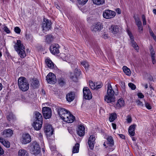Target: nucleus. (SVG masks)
Masks as SVG:
<instances>
[{"mask_svg": "<svg viewBox=\"0 0 156 156\" xmlns=\"http://www.w3.org/2000/svg\"><path fill=\"white\" fill-rule=\"evenodd\" d=\"M107 85L108 88L107 94L104 97V100L107 103L114 102L115 101V98L114 96V92L110 84L108 83Z\"/></svg>", "mask_w": 156, "mask_h": 156, "instance_id": "obj_1", "label": "nucleus"}, {"mask_svg": "<svg viewBox=\"0 0 156 156\" xmlns=\"http://www.w3.org/2000/svg\"><path fill=\"white\" fill-rule=\"evenodd\" d=\"M14 48L20 57L24 58L26 56V54L24 51L25 47L21 43L20 40H17L16 43L14 46Z\"/></svg>", "mask_w": 156, "mask_h": 156, "instance_id": "obj_2", "label": "nucleus"}, {"mask_svg": "<svg viewBox=\"0 0 156 156\" xmlns=\"http://www.w3.org/2000/svg\"><path fill=\"white\" fill-rule=\"evenodd\" d=\"M18 84L20 89L23 91H26L29 88V83L24 77H20L18 79Z\"/></svg>", "mask_w": 156, "mask_h": 156, "instance_id": "obj_3", "label": "nucleus"}, {"mask_svg": "<svg viewBox=\"0 0 156 156\" xmlns=\"http://www.w3.org/2000/svg\"><path fill=\"white\" fill-rule=\"evenodd\" d=\"M30 145V151L32 154L36 155L40 152V149L39 145L36 141L32 142Z\"/></svg>", "mask_w": 156, "mask_h": 156, "instance_id": "obj_4", "label": "nucleus"}, {"mask_svg": "<svg viewBox=\"0 0 156 156\" xmlns=\"http://www.w3.org/2000/svg\"><path fill=\"white\" fill-rule=\"evenodd\" d=\"M56 110L58 115L62 120L63 119H67V117L69 116L68 112L69 111L64 108L60 107L57 108Z\"/></svg>", "mask_w": 156, "mask_h": 156, "instance_id": "obj_5", "label": "nucleus"}, {"mask_svg": "<svg viewBox=\"0 0 156 156\" xmlns=\"http://www.w3.org/2000/svg\"><path fill=\"white\" fill-rule=\"evenodd\" d=\"M115 12L109 9L105 10L103 13V17L106 19L112 18L115 17Z\"/></svg>", "mask_w": 156, "mask_h": 156, "instance_id": "obj_6", "label": "nucleus"}, {"mask_svg": "<svg viewBox=\"0 0 156 156\" xmlns=\"http://www.w3.org/2000/svg\"><path fill=\"white\" fill-rule=\"evenodd\" d=\"M42 112L44 117L46 119H49L51 116V109L48 107L43 108Z\"/></svg>", "mask_w": 156, "mask_h": 156, "instance_id": "obj_7", "label": "nucleus"}, {"mask_svg": "<svg viewBox=\"0 0 156 156\" xmlns=\"http://www.w3.org/2000/svg\"><path fill=\"white\" fill-rule=\"evenodd\" d=\"M44 131L47 135L50 136L53 134L54 130L51 125L46 123L44 125Z\"/></svg>", "mask_w": 156, "mask_h": 156, "instance_id": "obj_8", "label": "nucleus"}, {"mask_svg": "<svg viewBox=\"0 0 156 156\" xmlns=\"http://www.w3.org/2000/svg\"><path fill=\"white\" fill-rule=\"evenodd\" d=\"M46 79L48 82L50 84H54L55 83L56 80V76L54 74L50 73L46 77Z\"/></svg>", "mask_w": 156, "mask_h": 156, "instance_id": "obj_9", "label": "nucleus"}, {"mask_svg": "<svg viewBox=\"0 0 156 156\" xmlns=\"http://www.w3.org/2000/svg\"><path fill=\"white\" fill-rule=\"evenodd\" d=\"M20 140L23 144H26L30 142L31 138L29 134L24 133L22 135Z\"/></svg>", "mask_w": 156, "mask_h": 156, "instance_id": "obj_10", "label": "nucleus"}, {"mask_svg": "<svg viewBox=\"0 0 156 156\" xmlns=\"http://www.w3.org/2000/svg\"><path fill=\"white\" fill-rule=\"evenodd\" d=\"M84 98L86 99L90 100L92 98V94L87 87H85L83 89Z\"/></svg>", "mask_w": 156, "mask_h": 156, "instance_id": "obj_11", "label": "nucleus"}, {"mask_svg": "<svg viewBox=\"0 0 156 156\" xmlns=\"http://www.w3.org/2000/svg\"><path fill=\"white\" fill-rule=\"evenodd\" d=\"M60 56L61 57L63 60L68 63H71L73 62L74 59V57L73 55H66L62 53L61 54Z\"/></svg>", "mask_w": 156, "mask_h": 156, "instance_id": "obj_12", "label": "nucleus"}, {"mask_svg": "<svg viewBox=\"0 0 156 156\" xmlns=\"http://www.w3.org/2000/svg\"><path fill=\"white\" fill-rule=\"evenodd\" d=\"M103 28V26L102 23L100 22H98L94 23L91 29L92 31L96 32L100 31Z\"/></svg>", "mask_w": 156, "mask_h": 156, "instance_id": "obj_13", "label": "nucleus"}, {"mask_svg": "<svg viewBox=\"0 0 156 156\" xmlns=\"http://www.w3.org/2000/svg\"><path fill=\"white\" fill-rule=\"evenodd\" d=\"M59 45L57 44H53L50 46V51L53 54H57L59 53Z\"/></svg>", "mask_w": 156, "mask_h": 156, "instance_id": "obj_14", "label": "nucleus"}, {"mask_svg": "<svg viewBox=\"0 0 156 156\" xmlns=\"http://www.w3.org/2000/svg\"><path fill=\"white\" fill-rule=\"evenodd\" d=\"M95 140V136L94 135H91L89 138L88 144L91 150L93 149Z\"/></svg>", "mask_w": 156, "mask_h": 156, "instance_id": "obj_15", "label": "nucleus"}, {"mask_svg": "<svg viewBox=\"0 0 156 156\" xmlns=\"http://www.w3.org/2000/svg\"><path fill=\"white\" fill-rule=\"evenodd\" d=\"M42 125V121L34 120L33 126L34 129L37 130L40 129Z\"/></svg>", "mask_w": 156, "mask_h": 156, "instance_id": "obj_16", "label": "nucleus"}, {"mask_svg": "<svg viewBox=\"0 0 156 156\" xmlns=\"http://www.w3.org/2000/svg\"><path fill=\"white\" fill-rule=\"evenodd\" d=\"M51 22L48 20L46 21L44 20L42 23V27L44 30L47 31L51 27Z\"/></svg>", "mask_w": 156, "mask_h": 156, "instance_id": "obj_17", "label": "nucleus"}, {"mask_svg": "<svg viewBox=\"0 0 156 156\" xmlns=\"http://www.w3.org/2000/svg\"><path fill=\"white\" fill-rule=\"evenodd\" d=\"M85 128L83 126L80 125L76 129L77 133L80 136H83L85 134Z\"/></svg>", "mask_w": 156, "mask_h": 156, "instance_id": "obj_18", "label": "nucleus"}, {"mask_svg": "<svg viewBox=\"0 0 156 156\" xmlns=\"http://www.w3.org/2000/svg\"><path fill=\"white\" fill-rule=\"evenodd\" d=\"M128 33L130 39L131 43L132 44V46L134 48V49L136 50H139V47L137 45V44L134 41L133 37L131 33L129 31H128Z\"/></svg>", "mask_w": 156, "mask_h": 156, "instance_id": "obj_19", "label": "nucleus"}, {"mask_svg": "<svg viewBox=\"0 0 156 156\" xmlns=\"http://www.w3.org/2000/svg\"><path fill=\"white\" fill-rule=\"evenodd\" d=\"M12 130L10 129L5 130L2 133V135L4 137H7L11 136L13 134Z\"/></svg>", "mask_w": 156, "mask_h": 156, "instance_id": "obj_20", "label": "nucleus"}, {"mask_svg": "<svg viewBox=\"0 0 156 156\" xmlns=\"http://www.w3.org/2000/svg\"><path fill=\"white\" fill-rule=\"evenodd\" d=\"M75 98V93L74 92H70L66 95L67 101L68 102L73 101Z\"/></svg>", "mask_w": 156, "mask_h": 156, "instance_id": "obj_21", "label": "nucleus"}, {"mask_svg": "<svg viewBox=\"0 0 156 156\" xmlns=\"http://www.w3.org/2000/svg\"><path fill=\"white\" fill-rule=\"evenodd\" d=\"M110 32L115 34H117L119 31V27L115 25H112L109 28Z\"/></svg>", "mask_w": 156, "mask_h": 156, "instance_id": "obj_22", "label": "nucleus"}, {"mask_svg": "<svg viewBox=\"0 0 156 156\" xmlns=\"http://www.w3.org/2000/svg\"><path fill=\"white\" fill-rule=\"evenodd\" d=\"M68 113L69 116L67 117V119H63V120L68 123H72L75 119V117L69 112H68Z\"/></svg>", "mask_w": 156, "mask_h": 156, "instance_id": "obj_23", "label": "nucleus"}, {"mask_svg": "<svg viewBox=\"0 0 156 156\" xmlns=\"http://www.w3.org/2000/svg\"><path fill=\"white\" fill-rule=\"evenodd\" d=\"M136 126V125H133L130 126L129 128L128 132L132 136H133L135 134V129Z\"/></svg>", "mask_w": 156, "mask_h": 156, "instance_id": "obj_24", "label": "nucleus"}, {"mask_svg": "<svg viewBox=\"0 0 156 156\" xmlns=\"http://www.w3.org/2000/svg\"><path fill=\"white\" fill-rule=\"evenodd\" d=\"M124 104V102L123 99L120 98L119 99L116 104V108L118 109L123 106Z\"/></svg>", "mask_w": 156, "mask_h": 156, "instance_id": "obj_25", "label": "nucleus"}, {"mask_svg": "<svg viewBox=\"0 0 156 156\" xmlns=\"http://www.w3.org/2000/svg\"><path fill=\"white\" fill-rule=\"evenodd\" d=\"M34 120L43 121V118L41 114L38 112L34 113Z\"/></svg>", "mask_w": 156, "mask_h": 156, "instance_id": "obj_26", "label": "nucleus"}, {"mask_svg": "<svg viewBox=\"0 0 156 156\" xmlns=\"http://www.w3.org/2000/svg\"><path fill=\"white\" fill-rule=\"evenodd\" d=\"M45 62L47 66L50 69H52L54 68V66L52 62L49 59H46Z\"/></svg>", "mask_w": 156, "mask_h": 156, "instance_id": "obj_27", "label": "nucleus"}, {"mask_svg": "<svg viewBox=\"0 0 156 156\" xmlns=\"http://www.w3.org/2000/svg\"><path fill=\"white\" fill-rule=\"evenodd\" d=\"M0 142L3 145L7 147H9L10 146L9 142L5 140L2 137H0Z\"/></svg>", "mask_w": 156, "mask_h": 156, "instance_id": "obj_28", "label": "nucleus"}, {"mask_svg": "<svg viewBox=\"0 0 156 156\" xmlns=\"http://www.w3.org/2000/svg\"><path fill=\"white\" fill-rule=\"evenodd\" d=\"M150 51L152 62L153 64H154L156 62V61L155 59V56L154 51L152 48H151Z\"/></svg>", "mask_w": 156, "mask_h": 156, "instance_id": "obj_29", "label": "nucleus"}, {"mask_svg": "<svg viewBox=\"0 0 156 156\" xmlns=\"http://www.w3.org/2000/svg\"><path fill=\"white\" fill-rule=\"evenodd\" d=\"M18 156H29L28 152L24 150H20L18 154Z\"/></svg>", "mask_w": 156, "mask_h": 156, "instance_id": "obj_30", "label": "nucleus"}, {"mask_svg": "<svg viewBox=\"0 0 156 156\" xmlns=\"http://www.w3.org/2000/svg\"><path fill=\"white\" fill-rule=\"evenodd\" d=\"M107 144L110 147H112L114 145V140L112 136H110L108 137Z\"/></svg>", "mask_w": 156, "mask_h": 156, "instance_id": "obj_31", "label": "nucleus"}, {"mask_svg": "<svg viewBox=\"0 0 156 156\" xmlns=\"http://www.w3.org/2000/svg\"><path fill=\"white\" fill-rule=\"evenodd\" d=\"M123 70L124 73L127 75L130 76L131 74L130 69L126 66H124L123 67Z\"/></svg>", "mask_w": 156, "mask_h": 156, "instance_id": "obj_32", "label": "nucleus"}, {"mask_svg": "<svg viewBox=\"0 0 156 156\" xmlns=\"http://www.w3.org/2000/svg\"><path fill=\"white\" fill-rule=\"evenodd\" d=\"M80 144L78 143H76L73 147L72 152L73 153H78L79 151Z\"/></svg>", "mask_w": 156, "mask_h": 156, "instance_id": "obj_33", "label": "nucleus"}, {"mask_svg": "<svg viewBox=\"0 0 156 156\" xmlns=\"http://www.w3.org/2000/svg\"><path fill=\"white\" fill-rule=\"evenodd\" d=\"M117 118L116 114L115 113H113L110 115L109 118V121L110 122H113Z\"/></svg>", "mask_w": 156, "mask_h": 156, "instance_id": "obj_34", "label": "nucleus"}, {"mask_svg": "<svg viewBox=\"0 0 156 156\" xmlns=\"http://www.w3.org/2000/svg\"><path fill=\"white\" fill-rule=\"evenodd\" d=\"M45 37L46 42L48 43H51L53 40V37L51 35H47Z\"/></svg>", "mask_w": 156, "mask_h": 156, "instance_id": "obj_35", "label": "nucleus"}, {"mask_svg": "<svg viewBox=\"0 0 156 156\" xmlns=\"http://www.w3.org/2000/svg\"><path fill=\"white\" fill-rule=\"evenodd\" d=\"M7 120L10 121L14 119V116L12 112H9L7 114Z\"/></svg>", "mask_w": 156, "mask_h": 156, "instance_id": "obj_36", "label": "nucleus"}, {"mask_svg": "<svg viewBox=\"0 0 156 156\" xmlns=\"http://www.w3.org/2000/svg\"><path fill=\"white\" fill-rule=\"evenodd\" d=\"M93 3L97 5H102L105 2V0H93Z\"/></svg>", "mask_w": 156, "mask_h": 156, "instance_id": "obj_37", "label": "nucleus"}, {"mask_svg": "<svg viewBox=\"0 0 156 156\" xmlns=\"http://www.w3.org/2000/svg\"><path fill=\"white\" fill-rule=\"evenodd\" d=\"M39 83L38 81L37 80H34L32 82L31 84L33 87L35 88L37 87Z\"/></svg>", "mask_w": 156, "mask_h": 156, "instance_id": "obj_38", "label": "nucleus"}, {"mask_svg": "<svg viewBox=\"0 0 156 156\" xmlns=\"http://www.w3.org/2000/svg\"><path fill=\"white\" fill-rule=\"evenodd\" d=\"M80 70L77 69H75L74 71V75L78 77L80 76Z\"/></svg>", "mask_w": 156, "mask_h": 156, "instance_id": "obj_39", "label": "nucleus"}, {"mask_svg": "<svg viewBox=\"0 0 156 156\" xmlns=\"http://www.w3.org/2000/svg\"><path fill=\"white\" fill-rule=\"evenodd\" d=\"M135 20L136 24L137 26L142 25L141 22L140 20V18L138 17L135 18Z\"/></svg>", "mask_w": 156, "mask_h": 156, "instance_id": "obj_40", "label": "nucleus"}, {"mask_svg": "<svg viewBox=\"0 0 156 156\" xmlns=\"http://www.w3.org/2000/svg\"><path fill=\"white\" fill-rule=\"evenodd\" d=\"M88 0H77L78 3L79 5H83L87 2Z\"/></svg>", "mask_w": 156, "mask_h": 156, "instance_id": "obj_41", "label": "nucleus"}, {"mask_svg": "<svg viewBox=\"0 0 156 156\" xmlns=\"http://www.w3.org/2000/svg\"><path fill=\"white\" fill-rule=\"evenodd\" d=\"M81 64L86 69L88 68L89 66L88 63L85 61L82 62Z\"/></svg>", "mask_w": 156, "mask_h": 156, "instance_id": "obj_42", "label": "nucleus"}, {"mask_svg": "<svg viewBox=\"0 0 156 156\" xmlns=\"http://www.w3.org/2000/svg\"><path fill=\"white\" fill-rule=\"evenodd\" d=\"M78 78L77 76L74 75V74L71 75L70 76L71 79L74 82H77L78 80Z\"/></svg>", "mask_w": 156, "mask_h": 156, "instance_id": "obj_43", "label": "nucleus"}, {"mask_svg": "<svg viewBox=\"0 0 156 156\" xmlns=\"http://www.w3.org/2000/svg\"><path fill=\"white\" fill-rule=\"evenodd\" d=\"M128 86L132 90H135L136 88V86L133 83H129L128 84Z\"/></svg>", "mask_w": 156, "mask_h": 156, "instance_id": "obj_44", "label": "nucleus"}, {"mask_svg": "<svg viewBox=\"0 0 156 156\" xmlns=\"http://www.w3.org/2000/svg\"><path fill=\"white\" fill-rule=\"evenodd\" d=\"M58 82L59 84L61 86H63L65 83L64 80L61 79H59L58 80Z\"/></svg>", "mask_w": 156, "mask_h": 156, "instance_id": "obj_45", "label": "nucleus"}, {"mask_svg": "<svg viewBox=\"0 0 156 156\" xmlns=\"http://www.w3.org/2000/svg\"><path fill=\"white\" fill-rule=\"evenodd\" d=\"M139 32L140 33H141L143 31V27L142 25L137 26Z\"/></svg>", "mask_w": 156, "mask_h": 156, "instance_id": "obj_46", "label": "nucleus"}, {"mask_svg": "<svg viewBox=\"0 0 156 156\" xmlns=\"http://www.w3.org/2000/svg\"><path fill=\"white\" fill-rule=\"evenodd\" d=\"M14 31L17 34H20L21 31L20 28L17 27H16L14 28Z\"/></svg>", "mask_w": 156, "mask_h": 156, "instance_id": "obj_47", "label": "nucleus"}, {"mask_svg": "<svg viewBox=\"0 0 156 156\" xmlns=\"http://www.w3.org/2000/svg\"><path fill=\"white\" fill-rule=\"evenodd\" d=\"M89 85L90 87L91 88L92 90H94V83L92 81H89Z\"/></svg>", "mask_w": 156, "mask_h": 156, "instance_id": "obj_48", "label": "nucleus"}, {"mask_svg": "<svg viewBox=\"0 0 156 156\" xmlns=\"http://www.w3.org/2000/svg\"><path fill=\"white\" fill-rule=\"evenodd\" d=\"M102 86V84L101 83H97L96 86V89H98L101 88Z\"/></svg>", "mask_w": 156, "mask_h": 156, "instance_id": "obj_49", "label": "nucleus"}, {"mask_svg": "<svg viewBox=\"0 0 156 156\" xmlns=\"http://www.w3.org/2000/svg\"><path fill=\"white\" fill-rule=\"evenodd\" d=\"M136 102L137 103V105L139 106H143L142 102L140 100H138L136 101Z\"/></svg>", "mask_w": 156, "mask_h": 156, "instance_id": "obj_50", "label": "nucleus"}, {"mask_svg": "<svg viewBox=\"0 0 156 156\" xmlns=\"http://www.w3.org/2000/svg\"><path fill=\"white\" fill-rule=\"evenodd\" d=\"M127 120L128 123H130L132 121V119L129 115H128L127 117Z\"/></svg>", "mask_w": 156, "mask_h": 156, "instance_id": "obj_51", "label": "nucleus"}, {"mask_svg": "<svg viewBox=\"0 0 156 156\" xmlns=\"http://www.w3.org/2000/svg\"><path fill=\"white\" fill-rule=\"evenodd\" d=\"M4 30L7 33H9L10 32V30L8 29L7 27H5L4 28Z\"/></svg>", "mask_w": 156, "mask_h": 156, "instance_id": "obj_52", "label": "nucleus"}, {"mask_svg": "<svg viewBox=\"0 0 156 156\" xmlns=\"http://www.w3.org/2000/svg\"><path fill=\"white\" fill-rule=\"evenodd\" d=\"M145 106L148 109H151V106L149 103H145Z\"/></svg>", "mask_w": 156, "mask_h": 156, "instance_id": "obj_53", "label": "nucleus"}, {"mask_svg": "<svg viewBox=\"0 0 156 156\" xmlns=\"http://www.w3.org/2000/svg\"><path fill=\"white\" fill-rule=\"evenodd\" d=\"M138 96L139 98H144V96L142 93H139L138 94Z\"/></svg>", "mask_w": 156, "mask_h": 156, "instance_id": "obj_54", "label": "nucleus"}, {"mask_svg": "<svg viewBox=\"0 0 156 156\" xmlns=\"http://www.w3.org/2000/svg\"><path fill=\"white\" fill-rule=\"evenodd\" d=\"M102 36L103 38L105 39L108 38V34H103Z\"/></svg>", "mask_w": 156, "mask_h": 156, "instance_id": "obj_55", "label": "nucleus"}, {"mask_svg": "<svg viewBox=\"0 0 156 156\" xmlns=\"http://www.w3.org/2000/svg\"><path fill=\"white\" fill-rule=\"evenodd\" d=\"M118 135L122 139H125V136L124 135L122 134H118Z\"/></svg>", "mask_w": 156, "mask_h": 156, "instance_id": "obj_56", "label": "nucleus"}, {"mask_svg": "<svg viewBox=\"0 0 156 156\" xmlns=\"http://www.w3.org/2000/svg\"><path fill=\"white\" fill-rule=\"evenodd\" d=\"M149 31L150 34L151 36L153 37V36H154V35L153 31L151 30V29H149Z\"/></svg>", "mask_w": 156, "mask_h": 156, "instance_id": "obj_57", "label": "nucleus"}, {"mask_svg": "<svg viewBox=\"0 0 156 156\" xmlns=\"http://www.w3.org/2000/svg\"><path fill=\"white\" fill-rule=\"evenodd\" d=\"M3 153V150L0 146V154H2Z\"/></svg>", "mask_w": 156, "mask_h": 156, "instance_id": "obj_58", "label": "nucleus"}, {"mask_svg": "<svg viewBox=\"0 0 156 156\" xmlns=\"http://www.w3.org/2000/svg\"><path fill=\"white\" fill-rule=\"evenodd\" d=\"M116 12L118 14H120L121 13V11L120 9L118 8L116 9Z\"/></svg>", "mask_w": 156, "mask_h": 156, "instance_id": "obj_59", "label": "nucleus"}, {"mask_svg": "<svg viewBox=\"0 0 156 156\" xmlns=\"http://www.w3.org/2000/svg\"><path fill=\"white\" fill-rule=\"evenodd\" d=\"M112 125L113 129H116V125L114 123H112Z\"/></svg>", "mask_w": 156, "mask_h": 156, "instance_id": "obj_60", "label": "nucleus"}, {"mask_svg": "<svg viewBox=\"0 0 156 156\" xmlns=\"http://www.w3.org/2000/svg\"><path fill=\"white\" fill-rule=\"evenodd\" d=\"M143 21H146V18L145 16L144 15H143L142 16Z\"/></svg>", "mask_w": 156, "mask_h": 156, "instance_id": "obj_61", "label": "nucleus"}, {"mask_svg": "<svg viewBox=\"0 0 156 156\" xmlns=\"http://www.w3.org/2000/svg\"><path fill=\"white\" fill-rule=\"evenodd\" d=\"M39 135V137L40 138H42L43 137V136L42 134L41 133H39L38 134Z\"/></svg>", "mask_w": 156, "mask_h": 156, "instance_id": "obj_62", "label": "nucleus"}, {"mask_svg": "<svg viewBox=\"0 0 156 156\" xmlns=\"http://www.w3.org/2000/svg\"><path fill=\"white\" fill-rule=\"evenodd\" d=\"M3 86L1 83H0V91L1 90Z\"/></svg>", "mask_w": 156, "mask_h": 156, "instance_id": "obj_63", "label": "nucleus"}, {"mask_svg": "<svg viewBox=\"0 0 156 156\" xmlns=\"http://www.w3.org/2000/svg\"><path fill=\"white\" fill-rule=\"evenodd\" d=\"M153 13L154 14L156 15V9H154L153 10Z\"/></svg>", "mask_w": 156, "mask_h": 156, "instance_id": "obj_64", "label": "nucleus"}]
</instances>
